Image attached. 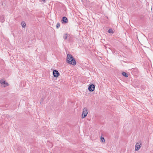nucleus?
Instances as JSON below:
<instances>
[{
  "label": "nucleus",
  "instance_id": "obj_4",
  "mask_svg": "<svg viewBox=\"0 0 153 153\" xmlns=\"http://www.w3.org/2000/svg\"><path fill=\"white\" fill-rule=\"evenodd\" d=\"M0 83L3 87H5L9 85L8 83L3 79H2L0 81Z\"/></svg>",
  "mask_w": 153,
  "mask_h": 153
},
{
  "label": "nucleus",
  "instance_id": "obj_3",
  "mask_svg": "<svg viewBox=\"0 0 153 153\" xmlns=\"http://www.w3.org/2000/svg\"><path fill=\"white\" fill-rule=\"evenodd\" d=\"M142 146V143L141 141H139L136 143L135 145V151L139 150Z\"/></svg>",
  "mask_w": 153,
  "mask_h": 153
},
{
  "label": "nucleus",
  "instance_id": "obj_1",
  "mask_svg": "<svg viewBox=\"0 0 153 153\" xmlns=\"http://www.w3.org/2000/svg\"><path fill=\"white\" fill-rule=\"evenodd\" d=\"M67 62L70 64L72 65H75L76 62L75 59L73 56L70 54H68L67 55V57L66 59Z\"/></svg>",
  "mask_w": 153,
  "mask_h": 153
},
{
  "label": "nucleus",
  "instance_id": "obj_14",
  "mask_svg": "<svg viewBox=\"0 0 153 153\" xmlns=\"http://www.w3.org/2000/svg\"><path fill=\"white\" fill-rule=\"evenodd\" d=\"M42 0L44 1H45V0Z\"/></svg>",
  "mask_w": 153,
  "mask_h": 153
},
{
  "label": "nucleus",
  "instance_id": "obj_12",
  "mask_svg": "<svg viewBox=\"0 0 153 153\" xmlns=\"http://www.w3.org/2000/svg\"><path fill=\"white\" fill-rule=\"evenodd\" d=\"M108 32L110 33H113V31L112 29H110L108 30Z\"/></svg>",
  "mask_w": 153,
  "mask_h": 153
},
{
  "label": "nucleus",
  "instance_id": "obj_5",
  "mask_svg": "<svg viewBox=\"0 0 153 153\" xmlns=\"http://www.w3.org/2000/svg\"><path fill=\"white\" fill-rule=\"evenodd\" d=\"M95 89V86L93 84L90 85L88 88V90L90 91H93Z\"/></svg>",
  "mask_w": 153,
  "mask_h": 153
},
{
  "label": "nucleus",
  "instance_id": "obj_11",
  "mask_svg": "<svg viewBox=\"0 0 153 153\" xmlns=\"http://www.w3.org/2000/svg\"><path fill=\"white\" fill-rule=\"evenodd\" d=\"M68 35L67 34H65L63 36V38L64 39H66L67 38Z\"/></svg>",
  "mask_w": 153,
  "mask_h": 153
},
{
  "label": "nucleus",
  "instance_id": "obj_6",
  "mask_svg": "<svg viewBox=\"0 0 153 153\" xmlns=\"http://www.w3.org/2000/svg\"><path fill=\"white\" fill-rule=\"evenodd\" d=\"M61 21L62 23L63 24H66L68 22V19L65 17H63Z\"/></svg>",
  "mask_w": 153,
  "mask_h": 153
},
{
  "label": "nucleus",
  "instance_id": "obj_9",
  "mask_svg": "<svg viewBox=\"0 0 153 153\" xmlns=\"http://www.w3.org/2000/svg\"><path fill=\"white\" fill-rule=\"evenodd\" d=\"M21 25H22V27H25L26 25L25 22H21Z\"/></svg>",
  "mask_w": 153,
  "mask_h": 153
},
{
  "label": "nucleus",
  "instance_id": "obj_8",
  "mask_svg": "<svg viewBox=\"0 0 153 153\" xmlns=\"http://www.w3.org/2000/svg\"><path fill=\"white\" fill-rule=\"evenodd\" d=\"M122 74L123 76H125L126 77H127L128 76V74L126 72H123L122 73Z\"/></svg>",
  "mask_w": 153,
  "mask_h": 153
},
{
  "label": "nucleus",
  "instance_id": "obj_2",
  "mask_svg": "<svg viewBox=\"0 0 153 153\" xmlns=\"http://www.w3.org/2000/svg\"><path fill=\"white\" fill-rule=\"evenodd\" d=\"M88 113V111L86 108H84L83 110V111L82 114V118H85L87 115Z\"/></svg>",
  "mask_w": 153,
  "mask_h": 153
},
{
  "label": "nucleus",
  "instance_id": "obj_13",
  "mask_svg": "<svg viewBox=\"0 0 153 153\" xmlns=\"http://www.w3.org/2000/svg\"><path fill=\"white\" fill-rule=\"evenodd\" d=\"M60 24L59 23H58L56 25V27L57 28H58L60 27Z\"/></svg>",
  "mask_w": 153,
  "mask_h": 153
},
{
  "label": "nucleus",
  "instance_id": "obj_7",
  "mask_svg": "<svg viewBox=\"0 0 153 153\" xmlns=\"http://www.w3.org/2000/svg\"><path fill=\"white\" fill-rule=\"evenodd\" d=\"M53 74L54 77H57L59 75V73L58 71L56 70L53 71Z\"/></svg>",
  "mask_w": 153,
  "mask_h": 153
},
{
  "label": "nucleus",
  "instance_id": "obj_10",
  "mask_svg": "<svg viewBox=\"0 0 153 153\" xmlns=\"http://www.w3.org/2000/svg\"><path fill=\"white\" fill-rule=\"evenodd\" d=\"M101 142H102L103 143H104L105 142V140L104 139V137H101Z\"/></svg>",
  "mask_w": 153,
  "mask_h": 153
}]
</instances>
